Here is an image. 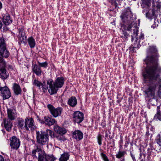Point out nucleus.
Wrapping results in <instances>:
<instances>
[{
	"label": "nucleus",
	"instance_id": "f257e3e1",
	"mask_svg": "<svg viewBox=\"0 0 161 161\" xmlns=\"http://www.w3.org/2000/svg\"><path fill=\"white\" fill-rule=\"evenodd\" d=\"M150 50L154 54L146 58L145 62L147 66L142 75L144 82L148 86L145 92L151 99L154 97L156 88L161 84V67L158 63L159 55L156 47H151Z\"/></svg>",
	"mask_w": 161,
	"mask_h": 161
},
{
	"label": "nucleus",
	"instance_id": "f03ea898",
	"mask_svg": "<svg viewBox=\"0 0 161 161\" xmlns=\"http://www.w3.org/2000/svg\"><path fill=\"white\" fill-rule=\"evenodd\" d=\"M64 82V78L62 77H58L54 81L52 79L47 80V84L49 87L48 92L50 95H52L56 93L58 89L63 86Z\"/></svg>",
	"mask_w": 161,
	"mask_h": 161
},
{
	"label": "nucleus",
	"instance_id": "7ed1b4c3",
	"mask_svg": "<svg viewBox=\"0 0 161 161\" xmlns=\"http://www.w3.org/2000/svg\"><path fill=\"white\" fill-rule=\"evenodd\" d=\"M49 135L47 129L45 131H36V145L43 147V145L47 144L49 141Z\"/></svg>",
	"mask_w": 161,
	"mask_h": 161
},
{
	"label": "nucleus",
	"instance_id": "20e7f679",
	"mask_svg": "<svg viewBox=\"0 0 161 161\" xmlns=\"http://www.w3.org/2000/svg\"><path fill=\"white\" fill-rule=\"evenodd\" d=\"M25 130L33 131L36 128L34 120L32 117H26L25 118Z\"/></svg>",
	"mask_w": 161,
	"mask_h": 161
},
{
	"label": "nucleus",
	"instance_id": "39448f33",
	"mask_svg": "<svg viewBox=\"0 0 161 161\" xmlns=\"http://www.w3.org/2000/svg\"><path fill=\"white\" fill-rule=\"evenodd\" d=\"M47 108L51 114L54 118L60 116L63 111V108L61 107L55 108L53 105L49 104L47 106Z\"/></svg>",
	"mask_w": 161,
	"mask_h": 161
},
{
	"label": "nucleus",
	"instance_id": "423d86ee",
	"mask_svg": "<svg viewBox=\"0 0 161 161\" xmlns=\"http://www.w3.org/2000/svg\"><path fill=\"white\" fill-rule=\"evenodd\" d=\"M42 148L36 145V149L32 150L31 155L34 159L38 160L44 153L45 152L42 149Z\"/></svg>",
	"mask_w": 161,
	"mask_h": 161
},
{
	"label": "nucleus",
	"instance_id": "0eeeda50",
	"mask_svg": "<svg viewBox=\"0 0 161 161\" xmlns=\"http://www.w3.org/2000/svg\"><path fill=\"white\" fill-rule=\"evenodd\" d=\"M6 68V63H0V78L3 80H6L9 77V73Z\"/></svg>",
	"mask_w": 161,
	"mask_h": 161
},
{
	"label": "nucleus",
	"instance_id": "6e6552de",
	"mask_svg": "<svg viewBox=\"0 0 161 161\" xmlns=\"http://www.w3.org/2000/svg\"><path fill=\"white\" fill-rule=\"evenodd\" d=\"M10 145L11 149L17 150L19 147L21 142L19 139L15 136H13L10 139Z\"/></svg>",
	"mask_w": 161,
	"mask_h": 161
},
{
	"label": "nucleus",
	"instance_id": "1a4fd4ad",
	"mask_svg": "<svg viewBox=\"0 0 161 161\" xmlns=\"http://www.w3.org/2000/svg\"><path fill=\"white\" fill-rule=\"evenodd\" d=\"M132 16V13L131 11L130 8L128 7L125 9V12L121 14L120 17L122 21L125 22L126 21H131Z\"/></svg>",
	"mask_w": 161,
	"mask_h": 161
},
{
	"label": "nucleus",
	"instance_id": "9d476101",
	"mask_svg": "<svg viewBox=\"0 0 161 161\" xmlns=\"http://www.w3.org/2000/svg\"><path fill=\"white\" fill-rule=\"evenodd\" d=\"M72 118L74 122L79 124L81 123L84 119V114L79 111H76L74 113Z\"/></svg>",
	"mask_w": 161,
	"mask_h": 161
},
{
	"label": "nucleus",
	"instance_id": "9b49d317",
	"mask_svg": "<svg viewBox=\"0 0 161 161\" xmlns=\"http://www.w3.org/2000/svg\"><path fill=\"white\" fill-rule=\"evenodd\" d=\"M156 5H158L157 4H156ZM152 8L151 14L148 12V10L147 11L148 12H147L146 14V17L150 19H152L153 18L154 19L156 18L160 10L159 5L155 7L152 6Z\"/></svg>",
	"mask_w": 161,
	"mask_h": 161
},
{
	"label": "nucleus",
	"instance_id": "f8f14e48",
	"mask_svg": "<svg viewBox=\"0 0 161 161\" xmlns=\"http://www.w3.org/2000/svg\"><path fill=\"white\" fill-rule=\"evenodd\" d=\"M10 54L7 47L0 49V63H6L3 58H8Z\"/></svg>",
	"mask_w": 161,
	"mask_h": 161
},
{
	"label": "nucleus",
	"instance_id": "ddd939ff",
	"mask_svg": "<svg viewBox=\"0 0 161 161\" xmlns=\"http://www.w3.org/2000/svg\"><path fill=\"white\" fill-rule=\"evenodd\" d=\"M1 94L3 99L5 100L8 99L11 96V93L9 88L6 86L2 87L0 89Z\"/></svg>",
	"mask_w": 161,
	"mask_h": 161
},
{
	"label": "nucleus",
	"instance_id": "4468645a",
	"mask_svg": "<svg viewBox=\"0 0 161 161\" xmlns=\"http://www.w3.org/2000/svg\"><path fill=\"white\" fill-rule=\"evenodd\" d=\"M47 132H49V134L51 137L56 138L59 141H64L65 140L64 136L63 135L58 133L54 134V132L50 130L47 129Z\"/></svg>",
	"mask_w": 161,
	"mask_h": 161
},
{
	"label": "nucleus",
	"instance_id": "2eb2a0df",
	"mask_svg": "<svg viewBox=\"0 0 161 161\" xmlns=\"http://www.w3.org/2000/svg\"><path fill=\"white\" fill-rule=\"evenodd\" d=\"M44 121L42 120L41 122L42 123L45 124L49 126H51L57 123L55 119L52 118L48 116H45L44 118Z\"/></svg>",
	"mask_w": 161,
	"mask_h": 161
},
{
	"label": "nucleus",
	"instance_id": "dca6fc26",
	"mask_svg": "<svg viewBox=\"0 0 161 161\" xmlns=\"http://www.w3.org/2000/svg\"><path fill=\"white\" fill-rule=\"evenodd\" d=\"M32 72L37 76H40L42 75V71L41 68L36 64L32 65Z\"/></svg>",
	"mask_w": 161,
	"mask_h": 161
},
{
	"label": "nucleus",
	"instance_id": "f3484780",
	"mask_svg": "<svg viewBox=\"0 0 161 161\" xmlns=\"http://www.w3.org/2000/svg\"><path fill=\"white\" fill-rule=\"evenodd\" d=\"M12 90L15 95H18L21 94L22 91L20 86L18 84L14 83L13 84Z\"/></svg>",
	"mask_w": 161,
	"mask_h": 161
},
{
	"label": "nucleus",
	"instance_id": "a211bd4d",
	"mask_svg": "<svg viewBox=\"0 0 161 161\" xmlns=\"http://www.w3.org/2000/svg\"><path fill=\"white\" fill-rule=\"evenodd\" d=\"M83 136L82 132L79 130H75L72 133L73 137L78 141L82 139Z\"/></svg>",
	"mask_w": 161,
	"mask_h": 161
},
{
	"label": "nucleus",
	"instance_id": "6ab92c4d",
	"mask_svg": "<svg viewBox=\"0 0 161 161\" xmlns=\"http://www.w3.org/2000/svg\"><path fill=\"white\" fill-rule=\"evenodd\" d=\"M17 127L19 129L25 130V119L24 120L22 118H18L17 119Z\"/></svg>",
	"mask_w": 161,
	"mask_h": 161
},
{
	"label": "nucleus",
	"instance_id": "aec40b11",
	"mask_svg": "<svg viewBox=\"0 0 161 161\" xmlns=\"http://www.w3.org/2000/svg\"><path fill=\"white\" fill-rule=\"evenodd\" d=\"M12 120L9 119H3V122L5 128L7 130L9 131L11 130L12 126Z\"/></svg>",
	"mask_w": 161,
	"mask_h": 161
},
{
	"label": "nucleus",
	"instance_id": "412c9836",
	"mask_svg": "<svg viewBox=\"0 0 161 161\" xmlns=\"http://www.w3.org/2000/svg\"><path fill=\"white\" fill-rule=\"evenodd\" d=\"M15 110L13 109L8 108L7 109L8 119L11 120H14L15 118Z\"/></svg>",
	"mask_w": 161,
	"mask_h": 161
},
{
	"label": "nucleus",
	"instance_id": "4be33fe9",
	"mask_svg": "<svg viewBox=\"0 0 161 161\" xmlns=\"http://www.w3.org/2000/svg\"><path fill=\"white\" fill-rule=\"evenodd\" d=\"M19 32V39L21 42H24V41L26 39V36H25V32L24 29L23 28H19L18 30Z\"/></svg>",
	"mask_w": 161,
	"mask_h": 161
},
{
	"label": "nucleus",
	"instance_id": "5701e85b",
	"mask_svg": "<svg viewBox=\"0 0 161 161\" xmlns=\"http://www.w3.org/2000/svg\"><path fill=\"white\" fill-rule=\"evenodd\" d=\"M28 45L31 48H34L36 45V42L34 38L32 36L29 37L27 39Z\"/></svg>",
	"mask_w": 161,
	"mask_h": 161
},
{
	"label": "nucleus",
	"instance_id": "b1692460",
	"mask_svg": "<svg viewBox=\"0 0 161 161\" xmlns=\"http://www.w3.org/2000/svg\"><path fill=\"white\" fill-rule=\"evenodd\" d=\"M55 131L58 134L63 135L65 134L67 131L66 129L64 128L60 127L58 126H55L54 127Z\"/></svg>",
	"mask_w": 161,
	"mask_h": 161
},
{
	"label": "nucleus",
	"instance_id": "393cba45",
	"mask_svg": "<svg viewBox=\"0 0 161 161\" xmlns=\"http://www.w3.org/2000/svg\"><path fill=\"white\" fill-rule=\"evenodd\" d=\"M142 3L141 6L143 8H145L146 11H148L149 10V8L151 6V0H141Z\"/></svg>",
	"mask_w": 161,
	"mask_h": 161
},
{
	"label": "nucleus",
	"instance_id": "a878e982",
	"mask_svg": "<svg viewBox=\"0 0 161 161\" xmlns=\"http://www.w3.org/2000/svg\"><path fill=\"white\" fill-rule=\"evenodd\" d=\"M3 22L6 25H8L12 23V20L10 18V16L8 14H6L3 16Z\"/></svg>",
	"mask_w": 161,
	"mask_h": 161
},
{
	"label": "nucleus",
	"instance_id": "bb28decb",
	"mask_svg": "<svg viewBox=\"0 0 161 161\" xmlns=\"http://www.w3.org/2000/svg\"><path fill=\"white\" fill-rule=\"evenodd\" d=\"M77 102L76 98L74 96H72L69 98L68 101V104L72 107H75L77 105Z\"/></svg>",
	"mask_w": 161,
	"mask_h": 161
},
{
	"label": "nucleus",
	"instance_id": "cd10ccee",
	"mask_svg": "<svg viewBox=\"0 0 161 161\" xmlns=\"http://www.w3.org/2000/svg\"><path fill=\"white\" fill-rule=\"evenodd\" d=\"M69 156V154L67 152H64L61 155L59 158V161H67Z\"/></svg>",
	"mask_w": 161,
	"mask_h": 161
},
{
	"label": "nucleus",
	"instance_id": "c85d7f7f",
	"mask_svg": "<svg viewBox=\"0 0 161 161\" xmlns=\"http://www.w3.org/2000/svg\"><path fill=\"white\" fill-rule=\"evenodd\" d=\"M153 119L156 120H161V113L160 106H158L157 107V112L154 117Z\"/></svg>",
	"mask_w": 161,
	"mask_h": 161
},
{
	"label": "nucleus",
	"instance_id": "c756f323",
	"mask_svg": "<svg viewBox=\"0 0 161 161\" xmlns=\"http://www.w3.org/2000/svg\"><path fill=\"white\" fill-rule=\"evenodd\" d=\"M6 47V44L4 38L0 37V49Z\"/></svg>",
	"mask_w": 161,
	"mask_h": 161
},
{
	"label": "nucleus",
	"instance_id": "7c9ffc66",
	"mask_svg": "<svg viewBox=\"0 0 161 161\" xmlns=\"http://www.w3.org/2000/svg\"><path fill=\"white\" fill-rule=\"evenodd\" d=\"M42 83L36 80V79H35L33 80V84L38 87L40 89H41V86L42 85Z\"/></svg>",
	"mask_w": 161,
	"mask_h": 161
},
{
	"label": "nucleus",
	"instance_id": "2f4dec72",
	"mask_svg": "<svg viewBox=\"0 0 161 161\" xmlns=\"http://www.w3.org/2000/svg\"><path fill=\"white\" fill-rule=\"evenodd\" d=\"M37 160L38 161H49L48 159L47 154L45 152Z\"/></svg>",
	"mask_w": 161,
	"mask_h": 161
},
{
	"label": "nucleus",
	"instance_id": "473e14b6",
	"mask_svg": "<svg viewBox=\"0 0 161 161\" xmlns=\"http://www.w3.org/2000/svg\"><path fill=\"white\" fill-rule=\"evenodd\" d=\"M126 154V152L125 151H120L118 152V153L116 154V156L117 158H120L122 157H124L125 155Z\"/></svg>",
	"mask_w": 161,
	"mask_h": 161
},
{
	"label": "nucleus",
	"instance_id": "72a5a7b5",
	"mask_svg": "<svg viewBox=\"0 0 161 161\" xmlns=\"http://www.w3.org/2000/svg\"><path fill=\"white\" fill-rule=\"evenodd\" d=\"M37 64L41 68L42 67L45 69L47 68L48 64L47 62L46 61L42 63H41L39 61H38Z\"/></svg>",
	"mask_w": 161,
	"mask_h": 161
},
{
	"label": "nucleus",
	"instance_id": "f704fd0d",
	"mask_svg": "<svg viewBox=\"0 0 161 161\" xmlns=\"http://www.w3.org/2000/svg\"><path fill=\"white\" fill-rule=\"evenodd\" d=\"M42 90L43 91L44 93L47 92V89L48 90L49 89V87L48 86L47 87L45 85V82H44L43 83H42V85H41Z\"/></svg>",
	"mask_w": 161,
	"mask_h": 161
},
{
	"label": "nucleus",
	"instance_id": "c9c22d12",
	"mask_svg": "<svg viewBox=\"0 0 161 161\" xmlns=\"http://www.w3.org/2000/svg\"><path fill=\"white\" fill-rule=\"evenodd\" d=\"M156 4H157L158 6V5L159 6V8H160L161 7V5L158 2V0H153L152 6L154 7L157 6V5H156Z\"/></svg>",
	"mask_w": 161,
	"mask_h": 161
},
{
	"label": "nucleus",
	"instance_id": "e433bc0d",
	"mask_svg": "<svg viewBox=\"0 0 161 161\" xmlns=\"http://www.w3.org/2000/svg\"><path fill=\"white\" fill-rule=\"evenodd\" d=\"M48 160L50 161H54L56 159V158L53 155H47Z\"/></svg>",
	"mask_w": 161,
	"mask_h": 161
},
{
	"label": "nucleus",
	"instance_id": "4c0bfd02",
	"mask_svg": "<svg viewBox=\"0 0 161 161\" xmlns=\"http://www.w3.org/2000/svg\"><path fill=\"white\" fill-rule=\"evenodd\" d=\"M98 142L99 145H101L102 144V136L100 134H99L97 137Z\"/></svg>",
	"mask_w": 161,
	"mask_h": 161
},
{
	"label": "nucleus",
	"instance_id": "58836bf2",
	"mask_svg": "<svg viewBox=\"0 0 161 161\" xmlns=\"http://www.w3.org/2000/svg\"><path fill=\"white\" fill-rule=\"evenodd\" d=\"M133 31L134 35L135 37H136L138 35V28L137 27H135L134 29H133Z\"/></svg>",
	"mask_w": 161,
	"mask_h": 161
},
{
	"label": "nucleus",
	"instance_id": "ea45409f",
	"mask_svg": "<svg viewBox=\"0 0 161 161\" xmlns=\"http://www.w3.org/2000/svg\"><path fill=\"white\" fill-rule=\"evenodd\" d=\"M101 156H102V158H103V159L105 161H108V159L107 157V156H106V155L105 154H104L103 153H101Z\"/></svg>",
	"mask_w": 161,
	"mask_h": 161
},
{
	"label": "nucleus",
	"instance_id": "a19ab883",
	"mask_svg": "<svg viewBox=\"0 0 161 161\" xmlns=\"http://www.w3.org/2000/svg\"><path fill=\"white\" fill-rule=\"evenodd\" d=\"M130 154L131 157L132 158L133 161H136L134 154L133 153H132L131 152H130Z\"/></svg>",
	"mask_w": 161,
	"mask_h": 161
},
{
	"label": "nucleus",
	"instance_id": "79ce46f5",
	"mask_svg": "<svg viewBox=\"0 0 161 161\" xmlns=\"http://www.w3.org/2000/svg\"><path fill=\"white\" fill-rule=\"evenodd\" d=\"M124 36H123L122 37H123L124 38H125L126 40H128V35L127 33L126 32H124L123 33Z\"/></svg>",
	"mask_w": 161,
	"mask_h": 161
},
{
	"label": "nucleus",
	"instance_id": "37998d69",
	"mask_svg": "<svg viewBox=\"0 0 161 161\" xmlns=\"http://www.w3.org/2000/svg\"><path fill=\"white\" fill-rule=\"evenodd\" d=\"M139 38L140 40H143V39L144 38V34L141 33V34L140 36L139 37Z\"/></svg>",
	"mask_w": 161,
	"mask_h": 161
},
{
	"label": "nucleus",
	"instance_id": "c03bdc74",
	"mask_svg": "<svg viewBox=\"0 0 161 161\" xmlns=\"http://www.w3.org/2000/svg\"><path fill=\"white\" fill-rule=\"evenodd\" d=\"M4 158L0 154V161H4Z\"/></svg>",
	"mask_w": 161,
	"mask_h": 161
},
{
	"label": "nucleus",
	"instance_id": "a18cd8bd",
	"mask_svg": "<svg viewBox=\"0 0 161 161\" xmlns=\"http://www.w3.org/2000/svg\"><path fill=\"white\" fill-rule=\"evenodd\" d=\"M159 21V22L160 23H161V16L160 17V19H158L157 20H156V19L154 21V23H155V25H156V21Z\"/></svg>",
	"mask_w": 161,
	"mask_h": 161
},
{
	"label": "nucleus",
	"instance_id": "49530a36",
	"mask_svg": "<svg viewBox=\"0 0 161 161\" xmlns=\"http://www.w3.org/2000/svg\"><path fill=\"white\" fill-rule=\"evenodd\" d=\"M157 142L158 144H159V145L160 146V144L161 143V142L160 141V138H158V139L157 140Z\"/></svg>",
	"mask_w": 161,
	"mask_h": 161
},
{
	"label": "nucleus",
	"instance_id": "de8ad7c7",
	"mask_svg": "<svg viewBox=\"0 0 161 161\" xmlns=\"http://www.w3.org/2000/svg\"><path fill=\"white\" fill-rule=\"evenodd\" d=\"M131 26L130 25L128 26V27L127 28V30L128 31H130V30L131 29Z\"/></svg>",
	"mask_w": 161,
	"mask_h": 161
},
{
	"label": "nucleus",
	"instance_id": "09e8293b",
	"mask_svg": "<svg viewBox=\"0 0 161 161\" xmlns=\"http://www.w3.org/2000/svg\"><path fill=\"white\" fill-rule=\"evenodd\" d=\"M148 152H147V154L148 156H150V155H151V152H150V149H148Z\"/></svg>",
	"mask_w": 161,
	"mask_h": 161
},
{
	"label": "nucleus",
	"instance_id": "8fccbe9b",
	"mask_svg": "<svg viewBox=\"0 0 161 161\" xmlns=\"http://www.w3.org/2000/svg\"><path fill=\"white\" fill-rule=\"evenodd\" d=\"M150 135V134L149 133V131H147L146 133V135L147 136H148Z\"/></svg>",
	"mask_w": 161,
	"mask_h": 161
},
{
	"label": "nucleus",
	"instance_id": "3c124183",
	"mask_svg": "<svg viewBox=\"0 0 161 161\" xmlns=\"http://www.w3.org/2000/svg\"><path fill=\"white\" fill-rule=\"evenodd\" d=\"M2 21L0 20V29L1 28L2 26Z\"/></svg>",
	"mask_w": 161,
	"mask_h": 161
},
{
	"label": "nucleus",
	"instance_id": "603ef678",
	"mask_svg": "<svg viewBox=\"0 0 161 161\" xmlns=\"http://www.w3.org/2000/svg\"><path fill=\"white\" fill-rule=\"evenodd\" d=\"M2 8V4L0 2V9H1Z\"/></svg>",
	"mask_w": 161,
	"mask_h": 161
},
{
	"label": "nucleus",
	"instance_id": "864d4df0",
	"mask_svg": "<svg viewBox=\"0 0 161 161\" xmlns=\"http://www.w3.org/2000/svg\"><path fill=\"white\" fill-rule=\"evenodd\" d=\"M120 161H125V159L124 158H123L120 160Z\"/></svg>",
	"mask_w": 161,
	"mask_h": 161
},
{
	"label": "nucleus",
	"instance_id": "5fc2aeb1",
	"mask_svg": "<svg viewBox=\"0 0 161 161\" xmlns=\"http://www.w3.org/2000/svg\"><path fill=\"white\" fill-rule=\"evenodd\" d=\"M4 161H11V160H10L9 159H4Z\"/></svg>",
	"mask_w": 161,
	"mask_h": 161
},
{
	"label": "nucleus",
	"instance_id": "6e6d98bb",
	"mask_svg": "<svg viewBox=\"0 0 161 161\" xmlns=\"http://www.w3.org/2000/svg\"><path fill=\"white\" fill-rule=\"evenodd\" d=\"M131 36V41H133V36Z\"/></svg>",
	"mask_w": 161,
	"mask_h": 161
},
{
	"label": "nucleus",
	"instance_id": "4d7b16f0",
	"mask_svg": "<svg viewBox=\"0 0 161 161\" xmlns=\"http://www.w3.org/2000/svg\"><path fill=\"white\" fill-rule=\"evenodd\" d=\"M106 136L107 137H108V135L106 134Z\"/></svg>",
	"mask_w": 161,
	"mask_h": 161
},
{
	"label": "nucleus",
	"instance_id": "13d9d810",
	"mask_svg": "<svg viewBox=\"0 0 161 161\" xmlns=\"http://www.w3.org/2000/svg\"><path fill=\"white\" fill-rule=\"evenodd\" d=\"M144 12H145V10H143V13H144Z\"/></svg>",
	"mask_w": 161,
	"mask_h": 161
},
{
	"label": "nucleus",
	"instance_id": "bf43d9fd",
	"mask_svg": "<svg viewBox=\"0 0 161 161\" xmlns=\"http://www.w3.org/2000/svg\"><path fill=\"white\" fill-rule=\"evenodd\" d=\"M141 161H143V159H142Z\"/></svg>",
	"mask_w": 161,
	"mask_h": 161
},
{
	"label": "nucleus",
	"instance_id": "052dcab7",
	"mask_svg": "<svg viewBox=\"0 0 161 161\" xmlns=\"http://www.w3.org/2000/svg\"><path fill=\"white\" fill-rule=\"evenodd\" d=\"M153 129V128H151V130H152V129Z\"/></svg>",
	"mask_w": 161,
	"mask_h": 161
},
{
	"label": "nucleus",
	"instance_id": "680f3d73",
	"mask_svg": "<svg viewBox=\"0 0 161 161\" xmlns=\"http://www.w3.org/2000/svg\"><path fill=\"white\" fill-rule=\"evenodd\" d=\"M157 26H158V24H157Z\"/></svg>",
	"mask_w": 161,
	"mask_h": 161
},
{
	"label": "nucleus",
	"instance_id": "e2e57ef3",
	"mask_svg": "<svg viewBox=\"0 0 161 161\" xmlns=\"http://www.w3.org/2000/svg\"><path fill=\"white\" fill-rule=\"evenodd\" d=\"M160 161H161V158H160Z\"/></svg>",
	"mask_w": 161,
	"mask_h": 161
},
{
	"label": "nucleus",
	"instance_id": "0e129e2a",
	"mask_svg": "<svg viewBox=\"0 0 161 161\" xmlns=\"http://www.w3.org/2000/svg\"><path fill=\"white\" fill-rule=\"evenodd\" d=\"M109 138H110V135H109Z\"/></svg>",
	"mask_w": 161,
	"mask_h": 161
},
{
	"label": "nucleus",
	"instance_id": "69168bd1",
	"mask_svg": "<svg viewBox=\"0 0 161 161\" xmlns=\"http://www.w3.org/2000/svg\"><path fill=\"white\" fill-rule=\"evenodd\" d=\"M125 147H126V145H125Z\"/></svg>",
	"mask_w": 161,
	"mask_h": 161
}]
</instances>
